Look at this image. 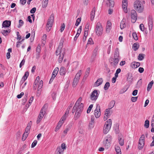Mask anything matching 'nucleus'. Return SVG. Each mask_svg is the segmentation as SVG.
Listing matches in <instances>:
<instances>
[{"instance_id": "nucleus-59", "label": "nucleus", "mask_w": 154, "mask_h": 154, "mask_svg": "<svg viewBox=\"0 0 154 154\" xmlns=\"http://www.w3.org/2000/svg\"><path fill=\"white\" fill-rule=\"evenodd\" d=\"M82 29V26H80L79 28V29H78L77 33L76 34L78 35H79L80 33L81 32Z\"/></svg>"}, {"instance_id": "nucleus-31", "label": "nucleus", "mask_w": 154, "mask_h": 154, "mask_svg": "<svg viewBox=\"0 0 154 154\" xmlns=\"http://www.w3.org/2000/svg\"><path fill=\"white\" fill-rule=\"evenodd\" d=\"M82 97H80L78 100H77V101L75 103V105L74 106V109L76 108L75 107L76 106H79V105L81 103V102L82 100Z\"/></svg>"}, {"instance_id": "nucleus-58", "label": "nucleus", "mask_w": 154, "mask_h": 154, "mask_svg": "<svg viewBox=\"0 0 154 154\" xmlns=\"http://www.w3.org/2000/svg\"><path fill=\"white\" fill-rule=\"evenodd\" d=\"M23 24V22L22 20H19V25H18V27L20 28L21 26H22Z\"/></svg>"}, {"instance_id": "nucleus-53", "label": "nucleus", "mask_w": 154, "mask_h": 154, "mask_svg": "<svg viewBox=\"0 0 154 154\" xmlns=\"http://www.w3.org/2000/svg\"><path fill=\"white\" fill-rule=\"evenodd\" d=\"M133 37L134 40H137L138 39V37L136 32H133L132 33Z\"/></svg>"}, {"instance_id": "nucleus-27", "label": "nucleus", "mask_w": 154, "mask_h": 154, "mask_svg": "<svg viewBox=\"0 0 154 154\" xmlns=\"http://www.w3.org/2000/svg\"><path fill=\"white\" fill-rule=\"evenodd\" d=\"M59 72L61 75H65L66 73V69L64 67H61L60 69Z\"/></svg>"}, {"instance_id": "nucleus-29", "label": "nucleus", "mask_w": 154, "mask_h": 154, "mask_svg": "<svg viewBox=\"0 0 154 154\" xmlns=\"http://www.w3.org/2000/svg\"><path fill=\"white\" fill-rule=\"evenodd\" d=\"M82 74V71L81 70H80L78 71V72L76 73V74L75 77L74 78L75 79H76L79 80L80 77L81 75Z\"/></svg>"}, {"instance_id": "nucleus-11", "label": "nucleus", "mask_w": 154, "mask_h": 154, "mask_svg": "<svg viewBox=\"0 0 154 154\" xmlns=\"http://www.w3.org/2000/svg\"><path fill=\"white\" fill-rule=\"evenodd\" d=\"M94 115L96 118H98L101 115V112L100 111V106L99 104H97L96 108L94 110Z\"/></svg>"}, {"instance_id": "nucleus-39", "label": "nucleus", "mask_w": 154, "mask_h": 154, "mask_svg": "<svg viewBox=\"0 0 154 154\" xmlns=\"http://www.w3.org/2000/svg\"><path fill=\"white\" fill-rule=\"evenodd\" d=\"M110 108H108L106 110L105 115L107 117V116L109 117L111 114V112L110 111Z\"/></svg>"}, {"instance_id": "nucleus-38", "label": "nucleus", "mask_w": 154, "mask_h": 154, "mask_svg": "<svg viewBox=\"0 0 154 154\" xmlns=\"http://www.w3.org/2000/svg\"><path fill=\"white\" fill-rule=\"evenodd\" d=\"M48 0H43L42 7L43 8H46L48 4Z\"/></svg>"}, {"instance_id": "nucleus-6", "label": "nucleus", "mask_w": 154, "mask_h": 154, "mask_svg": "<svg viewBox=\"0 0 154 154\" xmlns=\"http://www.w3.org/2000/svg\"><path fill=\"white\" fill-rule=\"evenodd\" d=\"M112 140V136L110 135H108L106 137L103 141V144L106 149H108L111 144V142Z\"/></svg>"}, {"instance_id": "nucleus-63", "label": "nucleus", "mask_w": 154, "mask_h": 154, "mask_svg": "<svg viewBox=\"0 0 154 154\" xmlns=\"http://www.w3.org/2000/svg\"><path fill=\"white\" fill-rule=\"evenodd\" d=\"M37 143V140H34L33 142L32 143V144L31 145V147L32 148H33L36 145Z\"/></svg>"}, {"instance_id": "nucleus-19", "label": "nucleus", "mask_w": 154, "mask_h": 154, "mask_svg": "<svg viewBox=\"0 0 154 154\" xmlns=\"http://www.w3.org/2000/svg\"><path fill=\"white\" fill-rule=\"evenodd\" d=\"M54 20V15L53 14H52L50 16V17L48 19L47 24L48 25H52L53 24Z\"/></svg>"}, {"instance_id": "nucleus-13", "label": "nucleus", "mask_w": 154, "mask_h": 154, "mask_svg": "<svg viewBox=\"0 0 154 154\" xmlns=\"http://www.w3.org/2000/svg\"><path fill=\"white\" fill-rule=\"evenodd\" d=\"M118 59H116L112 57H111L109 59V62L111 65L114 67H115L117 65L119 62Z\"/></svg>"}, {"instance_id": "nucleus-48", "label": "nucleus", "mask_w": 154, "mask_h": 154, "mask_svg": "<svg viewBox=\"0 0 154 154\" xmlns=\"http://www.w3.org/2000/svg\"><path fill=\"white\" fill-rule=\"evenodd\" d=\"M28 95V94H25V96L22 99V102L23 104H25L27 100Z\"/></svg>"}, {"instance_id": "nucleus-23", "label": "nucleus", "mask_w": 154, "mask_h": 154, "mask_svg": "<svg viewBox=\"0 0 154 154\" xmlns=\"http://www.w3.org/2000/svg\"><path fill=\"white\" fill-rule=\"evenodd\" d=\"M96 8L95 7H94L92 10L90 14L91 20L92 21L93 20L95 14Z\"/></svg>"}, {"instance_id": "nucleus-4", "label": "nucleus", "mask_w": 154, "mask_h": 154, "mask_svg": "<svg viewBox=\"0 0 154 154\" xmlns=\"http://www.w3.org/2000/svg\"><path fill=\"white\" fill-rule=\"evenodd\" d=\"M112 125V121L111 119L107 120L105 123L103 128V132L106 134L110 130Z\"/></svg>"}, {"instance_id": "nucleus-7", "label": "nucleus", "mask_w": 154, "mask_h": 154, "mask_svg": "<svg viewBox=\"0 0 154 154\" xmlns=\"http://www.w3.org/2000/svg\"><path fill=\"white\" fill-rule=\"evenodd\" d=\"M45 106L44 105L40 111L36 121V123L37 124L40 122L45 113L46 109L45 108Z\"/></svg>"}, {"instance_id": "nucleus-26", "label": "nucleus", "mask_w": 154, "mask_h": 154, "mask_svg": "<svg viewBox=\"0 0 154 154\" xmlns=\"http://www.w3.org/2000/svg\"><path fill=\"white\" fill-rule=\"evenodd\" d=\"M106 4L110 8L113 7L114 5V1L111 0H107Z\"/></svg>"}, {"instance_id": "nucleus-25", "label": "nucleus", "mask_w": 154, "mask_h": 154, "mask_svg": "<svg viewBox=\"0 0 154 154\" xmlns=\"http://www.w3.org/2000/svg\"><path fill=\"white\" fill-rule=\"evenodd\" d=\"M43 82L42 80L40 81L39 82L38 88V93H37V95L38 96L40 95V92L41 91V89L43 86Z\"/></svg>"}, {"instance_id": "nucleus-36", "label": "nucleus", "mask_w": 154, "mask_h": 154, "mask_svg": "<svg viewBox=\"0 0 154 154\" xmlns=\"http://www.w3.org/2000/svg\"><path fill=\"white\" fill-rule=\"evenodd\" d=\"M90 69L89 67H88L87 69L84 76V78H86L88 76L90 72Z\"/></svg>"}, {"instance_id": "nucleus-50", "label": "nucleus", "mask_w": 154, "mask_h": 154, "mask_svg": "<svg viewBox=\"0 0 154 154\" xmlns=\"http://www.w3.org/2000/svg\"><path fill=\"white\" fill-rule=\"evenodd\" d=\"M109 86V82H106L104 87V89L105 90H107L108 89Z\"/></svg>"}, {"instance_id": "nucleus-57", "label": "nucleus", "mask_w": 154, "mask_h": 154, "mask_svg": "<svg viewBox=\"0 0 154 154\" xmlns=\"http://www.w3.org/2000/svg\"><path fill=\"white\" fill-rule=\"evenodd\" d=\"M90 123L92 124H94V118L93 116H91V120Z\"/></svg>"}, {"instance_id": "nucleus-15", "label": "nucleus", "mask_w": 154, "mask_h": 154, "mask_svg": "<svg viewBox=\"0 0 154 154\" xmlns=\"http://www.w3.org/2000/svg\"><path fill=\"white\" fill-rule=\"evenodd\" d=\"M128 7V2L127 0H123L122 2V8L123 10L125 13H127Z\"/></svg>"}, {"instance_id": "nucleus-41", "label": "nucleus", "mask_w": 154, "mask_h": 154, "mask_svg": "<svg viewBox=\"0 0 154 154\" xmlns=\"http://www.w3.org/2000/svg\"><path fill=\"white\" fill-rule=\"evenodd\" d=\"M139 47V45L138 43H135L133 45V48H134L135 51L137 50Z\"/></svg>"}, {"instance_id": "nucleus-49", "label": "nucleus", "mask_w": 154, "mask_h": 154, "mask_svg": "<svg viewBox=\"0 0 154 154\" xmlns=\"http://www.w3.org/2000/svg\"><path fill=\"white\" fill-rule=\"evenodd\" d=\"M93 106V104H91L89 106L87 111V113H89L90 112L92 109Z\"/></svg>"}, {"instance_id": "nucleus-2", "label": "nucleus", "mask_w": 154, "mask_h": 154, "mask_svg": "<svg viewBox=\"0 0 154 154\" xmlns=\"http://www.w3.org/2000/svg\"><path fill=\"white\" fill-rule=\"evenodd\" d=\"M144 1L142 2L139 0H136L134 3V6L135 9L139 13L143 12L144 9Z\"/></svg>"}, {"instance_id": "nucleus-56", "label": "nucleus", "mask_w": 154, "mask_h": 154, "mask_svg": "<svg viewBox=\"0 0 154 154\" xmlns=\"http://www.w3.org/2000/svg\"><path fill=\"white\" fill-rule=\"evenodd\" d=\"M143 55V54H140L138 56V59L140 60H143L144 58Z\"/></svg>"}, {"instance_id": "nucleus-44", "label": "nucleus", "mask_w": 154, "mask_h": 154, "mask_svg": "<svg viewBox=\"0 0 154 154\" xmlns=\"http://www.w3.org/2000/svg\"><path fill=\"white\" fill-rule=\"evenodd\" d=\"M46 34H44L43 35L42 38V44H43V45H45L46 43Z\"/></svg>"}, {"instance_id": "nucleus-1", "label": "nucleus", "mask_w": 154, "mask_h": 154, "mask_svg": "<svg viewBox=\"0 0 154 154\" xmlns=\"http://www.w3.org/2000/svg\"><path fill=\"white\" fill-rule=\"evenodd\" d=\"M63 45V43L61 42L59 43L55 52L57 56L59 55L58 61L59 63H61L62 62L66 51L65 48L62 49Z\"/></svg>"}, {"instance_id": "nucleus-47", "label": "nucleus", "mask_w": 154, "mask_h": 154, "mask_svg": "<svg viewBox=\"0 0 154 154\" xmlns=\"http://www.w3.org/2000/svg\"><path fill=\"white\" fill-rule=\"evenodd\" d=\"M153 83V81H151L148 84V87L147 88V91H149L150 89H151L152 85Z\"/></svg>"}, {"instance_id": "nucleus-40", "label": "nucleus", "mask_w": 154, "mask_h": 154, "mask_svg": "<svg viewBox=\"0 0 154 154\" xmlns=\"http://www.w3.org/2000/svg\"><path fill=\"white\" fill-rule=\"evenodd\" d=\"M115 102L114 100H112L111 101L109 105V108H110V109H112V108H113L115 104Z\"/></svg>"}, {"instance_id": "nucleus-35", "label": "nucleus", "mask_w": 154, "mask_h": 154, "mask_svg": "<svg viewBox=\"0 0 154 154\" xmlns=\"http://www.w3.org/2000/svg\"><path fill=\"white\" fill-rule=\"evenodd\" d=\"M63 150L60 146L58 147L57 149L56 154H62Z\"/></svg>"}, {"instance_id": "nucleus-55", "label": "nucleus", "mask_w": 154, "mask_h": 154, "mask_svg": "<svg viewBox=\"0 0 154 154\" xmlns=\"http://www.w3.org/2000/svg\"><path fill=\"white\" fill-rule=\"evenodd\" d=\"M131 67L132 68L135 69L137 68V66H136L135 62H133L131 63Z\"/></svg>"}, {"instance_id": "nucleus-43", "label": "nucleus", "mask_w": 154, "mask_h": 154, "mask_svg": "<svg viewBox=\"0 0 154 154\" xmlns=\"http://www.w3.org/2000/svg\"><path fill=\"white\" fill-rule=\"evenodd\" d=\"M78 63L77 62H75L73 63L72 64L73 70L76 69L78 66Z\"/></svg>"}, {"instance_id": "nucleus-64", "label": "nucleus", "mask_w": 154, "mask_h": 154, "mask_svg": "<svg viewBox=\"0 0 154 154\" xmlns=\"http://www.w3.org/2000/svg\"><path fill=\"white\" fill-rule=\"evenodd\" d=\"M137 97H132L131 98V101L133 102H135L137 99Z\"/></svg>"}, {"instance_id": "nucleus-21", "label": "nucleus", "mask_w": 154, "mask_h": 154, "mask_svg": "<svg viewBox=\"0 0 154 154\" xmlns=\"http://www.w3.org/2000/svg\"><path fill=\"white\" fill-rule=\"evenodd\" d=\"M29 75V72L28 71H26L24 75L23 76L22 78V79L20 82V83L22 84L24 81L27 79V77Z\"/></svg>"}, {"instance_id": "nucleus-24", "label": "nucleus", "mask_w": 154, "mask_h": 154, "mask_svg": "<svg viewBox=\"0 0 154 154\" xmlns=\"http://www.w3.org/2000/svg\"><path fill=\"white\" fill-rule=\"evenodd\" d=\"M11 22L9 20H5L2 23V26L4 27H8L10 26Z\"/></svg>"}, {"instance_id": "nucleus-16", "label": "nucleus", "mask_w": 154, "mask_h": 154, "mask_svg": "<svg viewBox=\"0 0 154 154\" xmlns=\"http://www.w3.org/2000/svg\"><path fill=\"white\" fill-rule=\"evenodd\" d=\"M148 25L149 30H151L153 26V21L151 16H149L148 17Z\"/></svg>"}, {"instance_id": "nucleus-60", "label": "nucleus", "mask_w": 154, "mask_h": 154, "mask_svg": "<svg viewBox=\"0 0 154 154\" xmlns=\"http://www.w3.org/2000/svg\"><path fill=\"white\" fill-rule=\"evenodd\" d=\"M93 44V41L92 39L90 38L88 39L87 45Z\"/></svg>"}, {"instance_id": "nucleus-17", "label": "nucleus", "mask_w": 154, "mask_h": 154, "mask_svg": "<svg viewBox=\"0 0 154 154\" xmlns=\"http://www.w3.org/2000/svg\"><path fill=\"white\" fill-rule=\"evenodd\" d=\"M98 49V47H96L93 51L92 55L91 57V61L92 62L94 61V59L95 58L96 56L97 55Z\"/></svg>"}, {"instance_id": "nucleus-62", "label": "nucleus", "mask_w": 154, "mask_h": 154, "mask_svg": "<svg viewBox=\"0 0 154 154\" xmlns=\"http://www.w3.org/2000/svg\"><path fill=\"white\" fill-rule=\"evenodd\" d=\"M65 25L64 23L61 25L60 29V32H62L64 30L65 28Z\"/></svg>"}, {"instance_id": "nucleus-9", "label": "nucleus", "mask_w": 154, "mask_h": 154, "mask_svg": "<svg viewBox=\"0 0 154 154\" xmlns=\"http://www.w3.org/2000/svg\"><path fill=\"white\" fill-rule=\"evenodd\" d=\"M131 17L132 22L133 23L135 22L137 19V14L135 10H133L131 11Z\"/></svg>"}, {"instance_id": "nucleus-18", "label": "nucleus", "mask_w": 154, "mask_h": 154, "mask_svg": "<svg viewBox=\"0 0 154 154\" xmlns=\"http://www.w3.org/2000/svg\"><path fill=\"white\" fill-rule=\"evenodd\" d=\"M28 124L27 125V126L26 128L25 132L23 134L22 140L23 141H24L27 137L28 136V132L29 131V128L28 127Z\"/></svg>"}, {"instance_id": "nucleus-22", "label": "nucleus", "mask_w": 154, "mask_h": 154, "mask_svg": "<svg viewBox=\"0 0 154 154\" xmlns=\"http://www.w3.org/2000/svg\"><path fill=\"white\" fill-rule=\"evenodd\" d=\"M103 82V80L102 78L98 79L94 85V86L96 87H97L101 85Z\"/></svg>"}, {"instance_id": "nucleus-8", "label": "nucleus", "mask_w": 154, "mask_h": 154, "mask_svg": "<svg viewBox=\"0 0 154 154\" xmlns=\"http://www.w3.org/2000/svg\"><path fill=\"white\" fill-rule=\"evenodd\" d=\"M145 136L144 134H142L140 138L138 145V148L139 149H141L144 145Z\"/></svg>"}, {"instance_id": "nucleus-52", "label": "nucleus", "mask_w": 154, "mask_h": 154, "mask_svg": "<svg viewBox=\"0 0 154 154\" xmlns=\"http://www.w3.org/2000/svg\"><path fill=\"white\" fill-rule=\"evenodd\" d=\"M149 121L148 120H146L145 122L144 126L146 128H147L149 127Z\"/></svg>"}, {"instance_id": "nucleus-14", "label": "nucleus", "mask_w": 154, "mask_h": 154, "mask_svg": "<svg viewBox=\"0 0 154 154\" xmlns=\"http://www.w3.org/2000/svg\"><path fill=\"white\" fill-rule=\"evenodd\" d=\"M59 68L57 67H56L52 73V76L51 77V78L49 82V83L50 84L51 83L52 81H53V80L54 79V78L57 75L58 71H59Z\"/></svg>"}, {"instance_id": "nucleus-30", "label": "nucleus", "mask_w": 154, "mask_h": 154, "mask_svg": "<svg viewBox=\"0 0 154 154\" xmlns=\"http://www.w3.org/2000/svg\"><path fill=\"white\" fill-rule=\"evenodd\" d=\"M126 26V24L125 23V20L123 19L121 22L120 27L121 29H122L125 27Z\"/></svg>"}, {"instance_id": "nucleus-10", "label": "nucleus", "mask_w": 154, "mask_h": 154, "mask_svg": "<svg viewBox=\"0 0 154 154\" xmlns=\"http://www.w3.org/2000/svg\"><path fill=\"white\" fill-rule=\"evenodd\" d=\"M99 94H98L97 90H94L91 93L90 95V99L92 100L95 101L97 100Z\"/></svg>"}, {"instance_id": "nucleus-42", "label": "nucleus", "mask_w": 154, "mask_h": 154, "mask_svg": "<svg viewBox=\"0 0 154 154\" xmlns=\"http://www.w3.org/2000/svg\"><path fill=\"white\" fill-rule=\"evenodd\" d=\"M127 80L130 82H132L133 80L132 76V75L131 74H130V73H128V75Z\"/></svg>"}, {"instance_id": "nucleus-28", "label": "nucleus", "mask_w": 154, "mask_h": 154, "mask_svg": "<svg viewBox=\"0 0 154 154\" xmlns=\"http://www.w3.org/2000/svg\"><path fill=\"white\" fill-rule=\"evenodd\" d=\"M111 28V22L108 20L107 22L106 27V31L109 32Z\"/></svg>"}, {"instance_id": "nucleus-51", "label": "nucleus", "mask_w": 154, "mask_h": 154, "mask_svg": "<svg viewBox=\"0 0 154 154\" xmlns=\"http://www.w3.org/2000/svg\"><path fill=\"white\" fill-rule=\"evenodd\" d=\"M81 18H79L77 19L75 23V25L76 26H78L79 25L81 21Z\"/></svg>"}, {"instance_id": "nucleus-33", "label": "nucleus", "mask_w": 154, "mask_h": 154, "mask_svg": "<svg viewBox=\"0 0 154 154\" xmlns=\"http://www.w3.org/2000/svg\"><path fill=\"white\" fill-rule=\"evenodd\" d=\"M10 32L11 30L10 29L8 30H2L1 31V32L3 35L6 36L8 35V33H10Z\"/></svg>"}, {"instance_id": "nucleus-32", "label": "nucleus", "mask_w": 154, "mask_h": 154, "mask_svg": "<svg viewBox=\"0 0 154 154\" xmlns=\"http://www.w3.org/2000/svg\"><path fill=\"white\" fill-rule=\"evenodd\" d=\"M31 36L30 38V41L31 42H33L34 39L35 35V31L34 29L32 30L31 32Z\"/></svg>"}, {"instance_id": "nucleus-12", "label": "nucleus", "mask_w": 154, "mask_h": 154, "mask_svg": "<svg viewBox=\"0 0 154 154\" xmlns=\"http://www.w3.org/2000/svg\"><path fill=\"white\" fill-rule=\"evenodd\" d=\"M69 114V111L66 112L65 114L62 118L61 119L59 122H58L57 126L61 127L64 121L65 120L66 118L67 117Z\"/></svg>"}, {"instance_id": "nucleus-37", "label": "nucleus", "mask_w": 154, "mask_h": 154, "mask_svg": "<svg viewBox=\"0 0 154 154\" xmlns=\"http://www.w3.org/2000/svg\"><path fill=\"white\" fill-rule=\"evenodd\" d=\"M115 149L117 154H122L120 148L119 146H115Z\"/></svg>"}, {"instance_id": "nucleus-45", "label": "nucleus", "mask_w": 154, "mask_h": 154, "mask_svg": "<svg viewBox=\"0 0 154 154\" xmlns=\"http://www.w3.org/2000/svg\"><path fill=\"white\" fill-rule=\"evenodd\" d=\"M119 142L120 145L122 146L124 144V140L123 139H122L121 137H119Z\"/></svg>"}, {"instance_id": "nucleus-20", "label": "nucleus", "mask_w": 154, "mask_h": 154, "mask_svg": "<svg viewBox=\"0 0 154 154\" xmlns=\"http://www.w3.org/2000/svg\"><path fill=\"white\" fill-rule=\"evenodd\" d=\"M113 58H115L116 59H118L119 60L120 59L119 53V49L118 48H116V49Z\"/></svg>"}, {"instance_id": "nucleus-61", "label": "nucleus", "mask_w": 154, "mask_h": 154, "mask_svg": "<svg viewBox=\"0 0 154 154\" xmlns=\"http://www.w3.org/2000/svg\"><path fill=\"white\" fill-rule=\"evenodd\" d=\"M139 27L140 30L141 31H144V26L143 24L141 23L140 24V25Z\"/></svg>"}, {"instance_id": "nucleus-3", "label": "nucleus", "mask_w": 154, "mask_h": 154, "mask_svg": "<svg viewBox=\"0 0 154 154\" xmlns=\"http://www.w3.org/2000/svg\"><path fill=\"white\" fill-rule=\"evenodd\" d=\"M75 108H76L74 109V106L73 107L72 112L73 113L75 112L74 117L76 119H77L80 116L83 110V104L81 103L79 105V106H76Z\"/></svg>"}, {"instance_id": "nucleus-54", "label": "nucleus", "mask_w": 154, "mask_h": 154, "mask_svg": "<svg viewBox=\"0 0 154 154\" xmlns=\"http://www.w3.org/2000/svg\"><path fill=\"white\" fill-rule=\"evenodd\" d=\"M52 26V25H48L47 24L46 26V29L47 31L48 32H49V31H50V30Z\"/></svg>"}, {"instance_id": "nucleus-5", "label": "nucleus", "mask_w": 154, "mask_h": 154, "mask_svg": "<svg viewBox=\"0 0 154 154\" xmlns=\"http://www.w3.org/2000/svg\"><path fill=\"white\" fill-rule=\"evenodd\" d=\"M103 32V28L100 22H98L96 24L95 29V33L98 36L102 35Z\"/></svg>"}, {"instance_id": "nucleus-46", "label": "nucleus", "mask_w": 154, "mask_h": 154, "mask_svg": "<svg viewBox=\"0 0 154 154\" xmlns=\"http://www.w3.org/2000/svg\"><path fill=\"white\" fill-rule=\"evenodd\" d=\"M79 80L76 79L74 78L73 81L72 86L74 87H75L77 85Z\"/></svg>"}, {"instance_id": "nucleus-34", "label": "nucleus", "mask_w": 154, "mask_h": 154, "mask_svg": "<svg viewBox=\"0 0 154 154\" xmlns=\"http://www.w3.org/2000/svg\"><path fill=\"white\" fill-rule=\"evenodd\" d=\"M36 51L38 57H39V54L41 51V45L40 44H38L37 47Z\"/></svg>"}]
</instances>
